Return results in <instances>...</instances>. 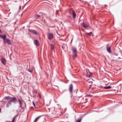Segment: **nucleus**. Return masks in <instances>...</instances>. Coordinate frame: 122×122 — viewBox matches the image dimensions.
Wrapping results in <instances>:
<instances>
[{
	"label": "nucleus",
	"mask_w": 122,
	"mask_h": 122,
	"mask_svg": "<svg viewBox=\"0 0 122 122\" xmlns=\"http://www.w3.org/2000/svg\"><path fill=\"white\" fill-rule=\"evenodd\" d=\"M92 79H89L87 80V85L89 86V88L90 89L91 88V86H92Z\"/></svg>",
	"instance_id": "obj_1"
},
{
	"label": "nucleus",
	"mask_w": 122,
	"mask_h": 122,
	"mask_svg": "<svg viewBox=\"0 0 122 122\" xmlns=\"http://www.w3.org/2000/svg\"><path fill=\"white\" fill-rule=\"evenodd\" d=\"M69 12L70 14H72L73 15V18H74L76 17V13L74 10L72 9H70L69 10Z\"/></svg>",
	"instance_id": "obj_2"
},
{
	"label": "nucleus",
	"mask_w": 122,
	"mask_h": 122,
	"mask_svg": "<svg viewBox=\"0 0 122 122\" xmlns=\"http://www.w3.org/2000/svg\"><path fill=\"white\" fill-rule=\"evenodd\" d=\"M4 44L7 43L9 45H11L12 44L11 41L8 39H6L4 41Z\"/></svg>",
	"instance_id": "obj_3"
},
{
	"label": "nucleus",
	"mask_w": 122,
	"mask_h": 122,
	"mask_svg": "<svg viewBox=\"0 0 122 122\" xmlns=\"http://www.w3.org/2000/svg\"><path fill=\"white\" fill-rule=\"evenodd\" d=\"M47 36L49 39H51L53 38V34L51 33H48Z\"/></svg>",
	"instance_id": "obj_4"
},
{
	"label": "nucleus",
	"mask_w": 122,
	"mask_h": 122,
	"mask_svg": "<svg viewBox=\"0 0 122 122\" xmlns=\"http://www.w3.org/2000/svg\"><path fill=\"white\" fill-rule=\"evenodd\" d=\"M28 30L29 32H31L33 34H35L36 35L37 34V32L35 30L30 29H29Z\"/></svg>",
	"instance_id": "obj_5"
},
{
	"label": "nucleus",
	"mask_w": 122,
	"mask_h": 122,
	"mask_svg": "<svg viewBox=\"0 0 122 122\" xmlns=\"http://www.w3.org/2000/svg\"><path fill=\"white\" fill-rule=\"evenodd\" d=\"M82 26L84 28H87L89 27V25L88 23H83L81 24Z\"/></svg>",
	"instance_id": "obj_6"
},
{
	"label": "nucleus",
	"mask_w": 122,
	"mask_h": 122,
	"mask_svg": "<svg viewBox=\"0 0 122 122\" xmlns=\"http://www.w3.org/2000/svg\"><path fill=\"white\" fill-rule=\"evenodd\" d=\"M1 61L2 63L4 65H5L6 64V61L5 58H2L1 59Z\"/></svg>",
	"instance_id": "obj_7"
},
{
	"label": "nucleus",
	"mask_w": 122,
	"mask_h": 122,
	"mask_svg": "<svg viewBox=\"0 0 122 122\" xmlns=\"http://www.w3.org/2000/svg\"><path fill=\"white\" fill-rule=\"evenodd\" d=\"M10 99L9 101L11 102H15V101L16 100V98L15 97H13L10 98Z\"/></svg>",
	"instance_id": "obj_8"
},
{
	"label": "nucleus",
	"mask_w": 122,
	"mask_h": 122,
	"mask_svg": "<svg viewBox=\"0 0 122 122\" xmlns=\"http://www.w3.org/2000/svg\"><path fill=\"white\" fill-rule=\"evenodd\" d=\"M71 50L73 53H77V50L75 47H72L71 48Z\"/></svg>",
	"instance_id": "obj_9"
},
{
	"label": "nucleus",
	"mask_w": 122,
	"mask_h": 122,
	"mask_svg": "<svg viewBox=\"0 0 122 122\" xmlns=\"http://www.w3.org/2000/svg\"><path fill=\"white\" fill-rule=\"evenodd\" d=\"M0 37L2 39H3V41H4L6 39V35H5L4 36H3L2 35H0Z\"/></svg>",
	"instance_id": "obj_10"
},
{
	"label": "nucleus",
	"mask_w": 122,
	"mask_h": 122,
	"mask_svg": "<svg viewBox=\"0 0 122 122\" xmlns=\"http://www.w3.org/2000/svg\"><path fill=\"white\" fill-rule=\"evenodd\" d=\"M108 45H107V51L109 53L111 52V47L108 46Z\"/></svg>",
	"instance_id": "obj_11"
},
{
	"label": "nucleus",
	"mask_w": 122,
	"mask_h": 122,
	"mask_svg": "<svg viewBox=\"0 0 122 122\" xmlns=\"http://www.w3.org/2000/svg\"><path fill=\"white\" fill-rule=\"evenodd\" d=\"M73 88V86L72 84H71L70 85L69 87V90L70 92L71 93L72 92V89Z\"/></svg>",
	"instance_id": "obj_12"
},
{
	"label": "nucleus",
	"mask_w": 122,
	"mask_h": 122,
	"mask_svg": "<svg viewBox=\"0 0 122 122\" xmlns=\"http://www.w3.org/2000/svg\"><path fill=\"white\" fill-rule=\"evenodd\" d=\"M34 43L35 44V45L37 46H39V41H38L37 40H35V41H34Z\"/></svg>",
	"instance_id": "obj_13"
},
{
	"label": "nucleus",
	"mask_w": 122,
	"mask_h": 122,
	"mask_svg": "<svg viewBox=\"0 0 122 122\" xmlns=\"http://www.w3.org/2000/svg\"><path fill=\"white\" fill-rule=\"evenodd\" d=\"M11 102L9 101L6 105V107L7 108H8L9 106L11 105Z\"/></svg>",
	"instance_id": "obj_14"
},
{
	"label": "nucleus",
	"mask_w": 122,
	"mask_h": 122,
	"mask_svg": "<svg viewBox=\"0 0 122 122\" xmlns=\"http://www.w3.org/2000/svg\"><path fill=\"white\" fill-rule=\"evenodd\" d=\"M67 47V45L65 44H64L62 46V48L63 50H64Z\"/></svg>",
	"instance_id": "obj_15"
},
{
	"label": "nucleus",
	"mask_w": 122,
	"mask_h": 122,
	"mask_svg": "<svg viewBox=\"0 0 122 122\" xmlns=\"http://www.w3.org/2000/svg\"><path fill=\"white\" fill-rule=\"evenodd\" d=\"M77 53H73V57L74 58H76L77 56Z\"/></svg>",
	"instance_id": "obj_16"
},
{
	"label": "nucleus",
	"mask_w": 122,
	"mask_h": 122,
	"mask_svg": "<svg viewBox=\"0 0 122 122\" xmlns=\"http://www.w3.org/2000/svg\"><path fill=\"white\" fill-rule=\"evenodd\" d=\"M51 48L52 50H53V49H54V45L53 44H51Z\"/></svg>",
	"instance_id": "obj_17"
},
{
	"label": "nucleus",
	"mask_w": 122,
	"mask_h": 122,
	"mask_svg": "<svg viewBox=\"0 0 122 122\" xmlns=\"http://www.w3.org/2000/svg\"><path fill=\"white\" fill-rule=\"evenodd\" d=\"M18 102H19V104L20 105V107H21L22 106V103L20 99H18Z\"/></svg>",
	"instance_id": "obj_18"
},
{
	"label": "nucleus",
	"mask_w": 122,
	"mask_h": 122,
	"mask_svg": "<svg viewBox=\"0 0 122 122\" xmlns=\"http://www.w3.org/2000/svg\"><path fill=\"white\" fill-rule=\"evenodd\" d=\"M10 98H11V97H10L9 96H8V97H5L4 98V99L5 100H8L9 99H10Z\"/></svg>",
	"instance_id": "obj_19"
},
{
	"label": "nucleus",
	"mask_w": 122,
	"mask_h": 122,
	"mask_svg": "<svg viewBox=\"0 0 122 122\" xmlns=\"http://www.w3.org/2000/svg\"><path fill=\"white\" fill-rule=\"evenodd\" d=\"M111 86H109L107 87H104V88L105 89H109L111 88Z\"/></svg>",
	"instance_id": "obj_20"
},
{
	"label": "nucleus",
	"mask_w": 122,
	"mask_h": 122,
	"mask_svg": "<svg viewBox=\"0 0 122 122\" xmlns=\"http://www.w3.org/2000/svg\"><path fill=\"white\" fill-rule=\"evenodd\" d=\"M41 116H39L37 118H36L34 121V122H36L37 121L39 118Z\"/></svg>",
	"instance_id": "obj_21"
},
{
	"label": "nucleus",
	"mask_w": 122,
	"mask_h": 122,
	"mask_svg": "<svg viewBox=\"0 0 122 122\" xmlns=\"http://www.w3.org/2000/svg\"><path fill=\"white\" fill-rule=\"evenodd\" d=\"M81 119L79 120H77L76 121V122H81Z\"/></svg>",
	"instance_id": "obj_22"
},
{
	"label": "nucleus",
	"mask_w": 122,
	"mask_h": 122,
	"mask_svg": "<svg viewBox=\"0 0 122 122\" xmlns=\"http://www.w3.org/2000/svg\"><path fill=\"white\" fill-rule=\"evenodd\" d=\"M56 112H55V111H54L53 112H52V113L54 115H55L56 114Z\"/></svg>",
	"instance_id": "obj_23"
},
{
	"label": "nucleus",
	"mask_w": 122,
	"mask_h": 122,
	"mask_svg": "<svg viewBox=\"0 0 122 122\" xmlns=\"http://www.w3.org/2000/svg\"><path fill=\"white\" fill-rule=\"evenodd\" d=\"M40 17V16L38 15H36V17Z\"/></svg>",
	"instance_id": "obj_24"
},
{
	"label": "nucleus",
	"mask_w": 122,
	"mask_h": 122,
	"mask_svg": "<svg viewBox=\"0 0 122 122\" xmlns=\"http://www.w3.org/2000/svg\"><path fill=\"white\" fill-rule=\"evenodd\" d=\"M92 76V73H90V74L89 75V77H91Z\"/></svg>",
	"instance_id": "obj_25"
},
{
	"label": "nucleus",
	"mask_w": 122,
	"mask_h": 122,
	"mask_svg": "<svg viewBox=\"0 0 122 122\" xmlns=\"http://www.w3.org/2000/svg\"><path fill=\"white\" fill-rule=\"evenodd\" d=\"M92 33V32H90L89 33H87V34L89 35L90 36V34H91Z\"/></svg>",
	"instance_id": "obj_26"
},
{
	"label": "nucleus",
	"mask_w": 122,
	"mask_h": 122,
	"mask_svg": "<svg viewBox=\"0 0 122 122\" xmlns=\"http://www.w3.org/2000/svg\"><path fill=\"white\" fill-rule=\"evenodd\" d=\"M33 105H34V106H35V104L33 102Z\"/></svg>",
	"instance_id": "obj_27"
},
{
	"label": "nucleus",
	"mask_w": 122,
	"mask_h": 122,
	"mask_svg": "<svg viewBox=\"0 0 122 122\" xmlns=\"http://www.w3.org/2000/svg\"><path fill=\"white\" fill-rule=\"evenodd\" d=\"M19 9H20L21 8V6H20L19 8Z\"/></svg>",
	"instance_id": "obj_28"
},
{
	"label": "nucleus",
	"mask_w": 122,
	"mask_h": 122,
	"mask_svg": "<svg viewBox=\"0 0 122 122\" xmlns=\"http://www.w3.org/2000/svg\"><path fill=\"white\" fill-rule=\"evenodd\" d=\"M1 109H0V112H1Z\"/></svg>",
	"instance_id": "obj_29"
},
{
	"label": "nucleus",
	"mask_w": 122,
	"mask_h": 122,
	"mask_svg": "<svg viewBox=\"0 0 122 122\" xmlns=\"http://www.w3.org/2000/svg\"><path fill=\"white\" fill-rule=\"evenodd\" d=\"M0 32L1 33V30H0Z\"/></svg>",
	"instance_id": "obj_30"
},
{
	"label": "nucleus",
	"mask_w": 122,
	"mask_h": 122,
	"mask_svg": "<svg viewBox=\"0 0 122 122\" xmlns=\"http://www.w3.org/2000/svg\"><path fill=\"white\" fill-rule=\"evenodd\" d=\"M49 112H50V109H49Z\"/></svg>",
	"instance_id": "obj_31"
}]
</instances>
